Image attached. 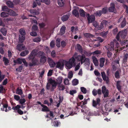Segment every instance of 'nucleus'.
Wrapping results in <instances>:
<instances>
[{
  "label": "nucleus",
  "mask_w": 128,
  "mask_h": 128,
  "mask_svg": "<svg viewBox=\"0 0 128 128\" xmlns=\"http://www.w3.org/2000/svg\"><path fill=\"white\" fill-rule=\"evenodd\" d=\"M38 52V50L36 49H34L31 52L30 55L28 56V59L30 60H31L32 59H34L35 56H36L38 54L41 56H44V53L43 52Z\"/></svg>",
  "instance_id": "1"
},
{
  "label": "nucleus",
  "mask_w": 128,
  "mask_h": 128,
  "mask_svg": "<svg viewBox=\"0 0 128 128\" xmlns=\"http://www.w3.org/2000/svg\"><path fill=\"white\" fill-rule=\"evenodd\" d=\"M75 59L72 57L68 61H66L65 65L66 68L67 69H70L73 66V65L74 64Z\"/></svg>",
  "instance_id": "2"
},
{
  "label": "nucleus",
  "mask_w": 128,
  "mask_h": 128,
  "mask_svg": "<svg viewBox=\"0 0 128 128\" xmlns=\"http://www.w3.org/2000/svg\"><path fill=\"white\" fill-rule=\"evenodd\" d=\"M20 35H19V41L20 42H22L25 40V35L26 34V32L24 29L21 28L19 30Z\"/></svg>",
  "instance_id": "3"
},
{
  "label": "nucleus",
  "mask_w": 128,
  "mask_h": 128,
  "mask_svg": "<svg viewBox=\"0 0 128 128\" xmlns=\"http://www.w3.org/2000/svg\"><path fill=\"white\" fill-rule=\"evenodd\" d=\"M77 53H75L74 56L78 61L80 62L82 64L84 63L83 60L85 58L86 56L84 54L82 55H77Z\"/></svg>",
  "instance_id": "4"
},
{
  "label": "nucleus",
  "mask_w": 128,
  "mask_h": 128,
  "mask_svg": "<svg viewBox=\"0 0 128 128\" xmlns=\"http://www.w3.org/2000/svg\"><path fill=\"white\" fill-rule=\"evenodd\" d=\"M127 30L126 29H125L123 30L120 32L116 36V38L118 40H119L120 36L122 38H125L126 35Z\"/></svg>",
  "instance_id": "5"
},
{
  "label": "nucleus",
  "mask_w": 128,
  "mask_h": 128,
  "mask_svg": "<svg viewBox=\"0 0 128 128\" xmlns=\"http://www.w3.org/2000/svg\"><path fill=\"white\" fill-rule=\"evenodd\" d=\"M102 92L104 94V98H106L108 96L109 91L106 88L105 86L102 87Z\"/></svg>",
  "instance_id": "6"
},
{
  "label": "nucleus",
  "mask_w": 128,
  "mask_h": 128,
  "mask_svg": "<svg viewBox=\"0 0 128 128\" xmlns=\"http://www.w3.org/2000/svg\"><path fill=\"white\" fill-rule=\"evenodd\" d=\"M86 16L88 21L89 24L90 23L92 22L95 20V16L94 15H91L90 16L89 14H86Z\"/></svg>",
  "instance_id": "7"
},
{
  "label": "nucleus",
  "mask_w": 128,
  "mask_h": 128,
  "mask_svg": "<svg viewBox=\"0 0 128 128\" xmlns=\"http://www.w3.org/2000/svg\"><path fill=\"white\" fill-rule=\"evenodd\" d=\"M107 22L106 20H103L101 23L100 25L97 27V29L100 30L106 27L107 24Z\"/></svg>",
  "instance_id": "8"
},
{
  "label": "nucleus",
  "mask_w": 128,
  "mask_h": 128,
  "mask_svg": "<svg viewBox=\"0 0 128 128\" xmlns=\"http://www.w3.org/2000/svg\"><path fill=\"white\" fill-rule=\"evenodd\" d=\"M106 48L108 50L113 51L115 50L114 44L113 42H111L110 44L106 46Z\"/></svg>",
  "instance_id": "9"
},
{
  "label": "nucleus",
  "mask_w": 128,
  "mask_h": 128,
  "mask_svg": "<svg viewBox=\"0 0 128 128\" xmlns=\"http://www.w3.org/2000/svg\"><path fill=\"white\" fill-rule=\"evenodd\" d=\"M122 21L121 24V27L122 28L124 27L126 25V22L124 18H121L119 19L118 21V22Z\"/></svg>",
  "instance_id": "10"
},
{
  "label": "nucleus",
  "mask_w": 128,
  "mask_h": 128,
  "mask_svg": "<svg viewBox=\"0 0 128 128\" xmlns=\"http://www.w3.org/2000/svg\"><path fill=\"white\" fill-rule=\"evenodd\" d=\"M48 62L51 67L54 68L56 66V63H55L51 58H48Z\"/></svg>",
  "instance_id": "11"
},
{
  "label": "nucleus",
  "mask_w": 128,
  "mask_h": 128,
  "mask_svg": "<svg viewBox=\"0 0 128 128\" xmlns=\"http://www.w3.org/2000/svg\"><path fill=\"white\" fill-rule=\"evenodd\" d=\"M64 66V64L62 62H58L56 63V67L60 69H62Z\"/></svg>",
  "instance_id": "12"
},
{
  "label": "nucleus",
  "mask_w": 128,
  "mask_h": 128,
  "mask_svg": "<svg viewBox=\"0 0 128 128\" xmlns=\"http://www.w3.org/2000/svg\"><path fill=\"white\" fill-rule=\"evenodd\" d=\"M51 83L52 85V87L50 89L51 91H53L56 88L57 84V83L54 80H52L51 82Z\"/></svg>",
  "instance_id": "13"
},
{
  "label": "nucleus",
  "mask_w": 128,
  "mask_h": 128,
  "mask_svg": "<svg viewBox=\"0 0 128 128\" xmlns=\"http://www.w3.org/2000/svg\"><path fill=\"white\" fill-rule=\"evenodd\" d=\"M100 102V99L99 98L96 99V100H92V106H93L96 107L99 104Z\"/></svg>",
  "instance_id": "14"
},
{
  "label": "nucleus",
  "mask_w": 128,
  "mask_h": 128,
  "mask_svg": "<svg viewBox=\"0 0 128 128\" xmlns=\"http://www.w3.org/2000/svg\"><path fill=\"white\" fill-rule=\"evenodd\" d=\"M4 102H6V100L4 99L2 100V101L1 104L3 105V108H1V110L2 111L4 110V108H7L8 107V104L6 103L5 104H4Z\"/></svg>",
  "instance_id": "15"
},
{
  "label": "nucleus",
  "mask_w": 128,
  "mask_h": 128,
  "mask_svg": "<svg viewBox=\"0 0 128 128\" xmlns=\"http://www.w3.org/2000/svg\"><path fill=\"white\" fill-rule=\"evenodd\" d=\"M108 10L109 12H113L115 11L114 5V3H112L110 4V7L109 8Z\"/></svg>",
  "instance_id": "16"
},
{
  "label": "nucleus",
  "mask_w": 128,
  "mask_h": 128,
  "mask_svg": "<svg viewBox=\"0 0 128 128\" xmlns=\"http://www.w3.org/2000/svg\"><path fill=\"white\" fill-rule=\"evenodd\" d=\"M102 76V78L104 80L108 82V78L106 76L105 73L104 72H102L101 73Z\"/></svg>",
  "instance_id": "17"
},
{
  "label": "nucleus",
  "mask_w": 128,
  "mask_h": 128,
  "mask_svg": "<svg viewBox=\"0 0 128 128\" xmlns=\"http://www.w3.org/2000/svg\"><path fill=\"white\" fill-rule=\"evenodd\" d=\"M25 46H23L22 44H18L16 46V48L20 51L24 50Z\"/></svg>",
  "instance_id": "18"
},
{
  "label": "nucleus",
  "mask_w": 128,
  "mask_h": 128,
  "mask_svg": "<svg viewBox=\"0 0 128 128\" xmlns=\"http://www.w3.org/2000/svg\"><path fill=\"white\" fill-rule=\"evenodd\" d=\"M8 12L9 13V14H8L9 15H10L11 16H16L18 15V14H17L16 13L10 9L9 10Z\"/></svg>",
  "instance_id": "19"
},
{
  "label": "nucleus",
  "mask_w": 128,
  "mask_h": 128,
  "mask_svg": "<svg viewBox=\"0 0 128 128\" xmlns=\"http://www.w3.org/2000/svg\"><path fill=\"white\" fill-rule=\"evenodd\" d=\"M79 12L80 16L82 17H85V16H86V14H87L86 13L83 9H80Z\"/></svg>",
  "instance_id": "20"
},
{
  "label": "nucleus",
  "mask_w": 128,
  "mask_h": 128,
  "mask_svg": "<svg viewBox=\"0 0 128 128\" xmlns=\"http://www.w3.org/2000/svg\"><path fill=\"white\" fill-rule=\"evenodd\" d=\"M105 61V58H102L100 59V66L102 68V67L104 65V64Z\"/></svg>",
  "instance_id": "21"
},
{
  "label": "nucleus",
  "mask_w": 128,
  "mask_h": 128,
  "mask_svg": "<svg viewBox=\"0 0 128 128\" xmlns=\"http://www.w3.org/2000/svg\"><path fill=\"white\" fill-rule=\"evenodd\" d=\"M92 59L93 62L96 66H98V62L97 58L94 56L92 57Z\"/></svg>",
  "instance_id": "22"
},
{
  "label": "nucleus",
  "mask_w": 128,
  "mask_h": 128,
  "mask_svg": "<svg viewBox=\"0 0 128 128\" xmlns=\"http://www.w3.org/2000/svg\"><path fill=\"white\" fill-rule=\"evenodd\" d=\"M42 111L43 112H48L50 110L47 106L44 105H42Z\"/></svg>",
  "instance_id": "23"
},
{
  "label": "nucleus",
  "mask_w": 128,
  "mask_h": 128,
  "mask_svg": "<svg viewBox=\"0 0 128 128\" xmlns=\"http://www.w3.org/2000/svg\"><path fill=\"white\" fill-rule=\"evenodd\" d=\"M58 89L60 90H63L65 89V86L62 84H58Z\"/></svg>",
  "instance_id": "24"
},
{
  "label": "nucleus",
  "mask_w": 128,
  "mask_h": 128,
  "mask_svg": "<svg viewBox=\"0 0 128 128\" xmlns=\"http://www.w3.org/2000/svg\"><path fill=\"white\" fill-rule=\"evenodd\" d=\"M63 78L62 77L60 76L56 80V82L58 84H61L62 83Z\"/></svg>",
  "instance_id": "25"
},
{
  "label": "nucleus",
  "mask_w": 128,
  "mask_h": 128,
  "mask_svg": "<svg viewBox=\"0 0 128 128\" xmlns=\"http://www.w3.org/2000/svg\"><path fill=\"white\" fill-rule=\"evenodd\" d=\"M84 63L85 62V64L88 66H89L90 63V59L88 58H84V60H83Z\"/></svg>",
  "instance_id": "26"
},
{
  "label": "nucleus",
  "mask_w": 128,
  "mask_h": 128,
  "mask_svg": "<svg viewBox=\"0 0 128 128\" xmlns=\"http://www.w3.org/2000/svg\"><path fill=\"white\" fill-rule=\"evenodd\" d=\"M58 5L60 7L63 6L64 4V1L63 0H58Z\"/></svg>",
  "instance_id": "27"
},
{
  "label": "nucleus",
  "mask_w": 128,
  "mask_h": 128,
  "mask_svg": "<svg viewBox=\"0 0 128 128\" xmlns=\"http://www.w3.org/2000/svg\"><path fill=\"white\" fill-rule=\"evenodd\" d=\"M66 29V27L63 26L61 27L60 29V33L61 35H62L64 34L65 33V30Z\"/></svg>",
  "instance_id": "28"
},
{
  "label": "nucleus",
  "mask_w": 128,
  "mask_h": 128,
  "mask_svg": "<svg viewBox=\"0 0 128 128\" xmlns=\"http://www.w3.org/2000/svg\"><path fill=\"white\" fill-rule=\"evenodd\" d=\"M76 48L80 53H82V47L79 44H77Z\"/></svg>",
  "instance_id": "29"
},
{
  "label": "nucleus",
  "mask_w": 128,
  "mask_h": 128,
  "mask_svg": "<svg viewBox=\"0 0 128 128\" xmlns=\"http://www.w3.org/2000/svg\"><path fill=\"white\" fill-rule=\"evenodd\" d=\"M6 4L10 8H12L14 6L13 3L10 1H7L6 2Z\"/></svg>",
  "instance_id": "30"
},
{
  "label": "nucleus",
  "mask_w": 128,
  "mask_h": 128,
  "mask_svg": "<svg viewBox=\"0 0 128 128\" xmlns=\"http://www.w3.org/2000/svg\"><path fill=\"white\" fill-rule=\"evenodd\" d=\"M21 107V106L20 105H18L15 106L13 107L12 108V109L16 112V111H17V112L18 110H19Z\"/></svg>",
  "instance_id": "31"
},
{
  "label": "nucleus",
  "mask_w": 128,
  "mask_h": 128,
  "mask_svg": "<svg viewBox=\"0 0 128 128\" xmlns=\"http://www.w3.org/2000/svg\"><path fill=\"white\" fill-rule=\"evenodd\" d=\"M30 12L32 14L34 15H38L39 13L38 11L36 10H30Z\"/></svg>",
  "instance_id": "32"
},
{
  "label": "nucleus",
  "mask_w": 128,
  "mask_h": 128,
  "mask_svg": "<svg viewBox=\"0 0 128 128\" xmlns=\"http://www.w3.org/2000/svg\"><path fill=\"white\" fill-rule=\"evenodd\" d=\"M1 16L3 18L7 17L9 16V14L5 12H2L0 14Z\"/></svg>",
  "instance_id": "33"
},
{
  "label": "nucleus",
  "mask_w": 128,
  "mask_h": 128,
  "mask_svg": "<svg viewBox=\"0 0 128 128\" xmlns=\"http://www.w3.org/2000/svg\"><path fill=\"white\" fill-rule=\"evenodd\" d=\"M72 14L76 17H78L79 16V14L78 11L76 10H74L72 11Z\"/></svg>",
  "instance_id": "34"
},
{
  "label": "nucleus",
  "mask_w": 128,
  "mask_h": 128,
  "mask_svg": "<svg viewBox=\"0 0 128 128\" xmlns=\"http://www.w3.org/2000/svg\"><path fill=\"white\" fill-rule=\"evenodd\" d=\"M29 53V51L28 50H26L21 52L20 54V55L22 56H26Z\"/></svg>",
  "instance_id": "35"
},
{
  "label": "nucleus",
  "mask_w": 128,
  "mask_h": 128,
  "mask_svg": "<svg viewBox=\"0 0 128 128\" xmlns=\"http://www.w3.org/2000/svg\"><path fill=\"white\" fill-rule=\"evenodd\" d=\"M68 18L69 16H68L65 15L62 17L61 18V20L63 21L64 22L68 20Z\"/></svg>",
  "instance_id": "36"
},
{
  "label": "nucleus",
  "mask_w": 128,
  "mask_h": 128,
  "mask_svg": "<svg viewBox=\"0 0 128 128\" xmlns=\"http://www.w3.org/2000/svg\"><path fill=\"white\" fill-rule=\"evenodd\" d=\"M78 80L76 79H74L72 81V84L73 86H76L78 84Z\"/></svg>",
  "instance_id": "37"
},
{
  "label": "nucleus",
  "mask_w": 128,
  "mask_h": 128,
  "mask_svg": "<svg viewBox=\"0 0 128 128\" xmlns=\"http://www.w3.org/2000/svg\"><path fill=\"white\" fill-rule=\"evenodd\" d=\"M0 30L2 33L5 36L6 35L7 32L5 28H3L1 29Z\"/></svg>",
  "instance_id": "38"
},
{
  "label": "nucleus",
  "mask_w": 128,
  "mask_h": 128,
  "mask_svg": "<svg viewBox=\"0 0 128 128\" xmlns=\"http://www.w3.org/2000/svg\"><path fill=\"white\" fill-rule=\"evenodd\" d=\"M3 61L4 62V64L6 65H7L9 62V60L5 57H3Z\"/></svg>",
  "instance_id": "39"
},
{
  "label": "nucleus",
  "mask_w": 128,
  "mask_h": 128,
  "mask_svg": "<svg viewBox=\"0 0 128 128\" xmlns=\"http://www.w3.org/2000/svg\"><path fill=\"white\" fill-rule=\"evenodd\" d=\"M16 93L17 94L20 95H21L23 94L22 91V89H19L18 88H17Z\"/></svg>",
  "instance_id": "40"
},
{
  "label": "nucleus",
  "mask_w": 128,
  "mask_h": 128,
  "mask_svg": "<svg viewBox=\"0 0 128 128\" xmlns=\"http://www.w3.org/2000/svg\"><path fill=\"white\" fill-rule=\"evenodd\" d=\"M22 59L20 58H18L16 60H14V62L15 63H18L20 64H21L22 62Z\"/></svg>",
  "instance_id": "41"
},
{
  "label": "nucleus",
  "mask_w": 128,
  "mask_h": 128,
  "mask_svg": "<svg viewBox=\"0 0 128 128\" xmlns=\"http://www.w3.org/2000/svg\"><path fill=\"white\" fill-rule=\"evenodd\" d=\"M46 60V58L45 56H42L41 57L40 61L42 63H44Z\"/></svg>",
  "instance_id": "42"
},
{
  "label": "nucleus",
  "mask_w": 128,
  "mask_h": 128,
  "mask_svg": "<svg viewBox=\"0 0 128 128\" xmlns=\"http://www.w3.org/2000/svg\"><path fill=\"white\" fill-rule=\"evenodd\" d=\"M81 92L84 94H86L87 92V90L86 88L84 87H81L80 88Z\"/></svg>",
  "instance_id": "43"
},
{
  "label": "nucleus",
  "mask_w": 128,
  "mask_h": 128,
  "mask_svg": "<svg viewBox=\"0 0 128 128\" xmlns=\"http://www.w3.org/2000/svg\"><path fill=\"white\" fill-rule=\"evenodd\" d=\"M2 10L4 11L7 12L9 11L10 9H8L6 6H4L2 7Z\"/></svg>",
  "instance_id": "44"
},
{
  "label": "nucleus",
  "mask_w": 128,
  "mask_h": 128,
  "mask_svg": "<svg viewBox=\"0 0 128 128\" xmlns=\"http://www.w3.org/2000/svg\"><path fill=\"white\" fill-rule=\"evenodd\" d=\"M56 43V46L58 48L60 47V40L59 38H57V39Z\"/></svg>",
  "instance_id": "45"
},
{
  "label": "nucleus",
  "mask_w": 128,
  "mask_h": 128,
  "mask_svg": "<svg viewBox=\"0 0 128 128\" xmlns=\"http://www.w3.org/2000/svg\"><path fill=\"white\" fill-rule=\"evenodd\" d=\"M128 57V54L126 53L124 55L123 59V62H126Z\"/></svg>",
  "instance_id": "46"
},
{
  "label": "nucleus",
  "mask_w": 128,
  "mask_h": 128,
  "mask_svg": "<svg viewBox=\"0 0 128 128\" xmlns=\"http://www.w3.org/2000/svg\"><path fill=\"white\" fill-rule=\"evenodd\" d=\"M84 35L86 37H93L94 36L93 35L90 34L89 33H86L84 34Z\"/></svg>",
  "instance_id": "47"
},
{
  "label": "nucleus",
  "mask_w": 128,
  "mask_h": 128,
  "mask_svg": "<svg viewBox=\"0 0 128 128\" xmlns=\"http://www.w3.org/2000/svg\"><path fill=\"white\" fill-rule=\"evenodd\" d=\"M73 75V73L72 71L69 72L68 75V78L69 79L71 78Z\"/></svg>",
  "instance_id": "48"
},
{
  "label": "nucleus",
  "mask_w": 128,
  "mask_h": 128,
  "mask_svg": "<svg viewBox=\"0 0 128 128\" xmlns=\"http://www.w3.org/2000/svg\"><path fill=\"white\" fill-rule=\"evenodd\" d=\"M41 2L44 3L48 5L50 4V0H40Z\"/></svg>",
  "instance_id": "49"
},
{
  "label": "nucleus",
  "mask_w": 128,
  "mask_h": 128,
  "mask_svg": "<svg viewBox=\"0 0 128 128\" xmlns=\"http://www.w3.org/2000/svg\"><path fill=\"white\" fill-rule=\"evenodd\" d=\"M34 59H32V62L30 63L29 64V65L30 66H35L36 64V62L34 61Z\"/></svg>",
  "instance_id": "50"
},
{
  "label": "nucleus",
  "mask_w": 128,
  "mask_h": 128,
  "mask_svg": "<svg viewBox=\"0 0 128 128\" xmlns=\"http://www.w3.org/2000/svg\"><path fill=\"white\" fill-rule=\"evenodd\" d=\"M102 14L101 10L98 11L94 13L95 14L96 16H100Z\"/></svg>",
  "instance_id": "51"
},
{
  "label": "nucleus",
  "mask_w": 128,
  "mask_h": 128,
  "mask_svg": "<svg viewBox=\"0 0 128 128\" xmlns=\"http://www.w3.org/2000/svg\"><path fill=\"white\" fill-rule=\"evenodd\" d=\"M120 81H118L116 82V86L117 89L120 90L121 89V86L120 85Z\"/></svg>",
  "instance_id": "52"
},
{
  "label": "nucleus",
  "mask_w": 128,
  "mask_h": 128,
  "mask_svg": "<svg viewBox=\"0 0 128 128\" xmlns=\"http://www.w3.org/2000/svg\"><path fill=\"white\" fill-rule=\"evenodd\" d=\"M40 38L36 37L33 39V40L34 42H39L40 41Z\"/></svg>",
  "instance_id": "53"
},
{
  "label": "nucleus",
  "mask_w": 128,
  "mask_h": 128,
  "mask_svg": "<svg viewBox=\"0 0 128 128\" xmlns=\"http://www.w3.org/2000/svg\"><path fill=\"white\" fill-rule=\"evenodd\" d=\"M97 40H99L100 42H103L104 40L100 37H97L96 38V40H94L93 41H95Z\"/></svg>",
  "instance_id": "54"
},
{
  "label": "nucleus",
  "mask_w": 128,
  "mask_h": 128,
  "mask_svg": "<svg viewBox=\"0 0 128 128\" xmlns=\"http://www.w3.org/2000/svg\"><path fill=\"white\" fill-rule=\"evenodd\" d=\"M120 43L122 46L123 45H126V46L127 47V45L126 44H128V41L124 40L123 41L121 42Z\"/></svg>",
  "instance_id": "55"
},
{
  "label": "nucleus",
  "mask_w": 128,
  "mask_h": 128,
  "mask_svg": "<svg viewBox=\"0 0 128 128\" xmlns=\"http://www.w3.org/2000/svg\"><path fill=\"white\" fill-rule=\"evenodd\" d=\"M93 25L96 28H97L98 25V23L96 21H94L92 23Z\"/></svg>",
  "instance_id": "56"
},
{
  "label": "nucleus",
  "mask_w": 128,
  "mask_h": 128,
  "mask_svg": "<svg viewBox=\"0 0 128 128\" xmlns=\"http://www.w3.org/2000/svg\"><path fill=\"white\" fill-rule=\"evenodd\" d=\"M108 33V31L105 32H102L101 33V36L104 37H105Z\"/></svg>",
  "instance_id": "57"
},
{
  "label": "nucleus",
  "mask_w": 128,
  "mask_h": 128,
  "mask_svg": "<svg viewBox=\"0 0 128 128\" xmlns=\"http://www.w3.org/2000/svg\"><path fill=\"white\" fill-rule=\"evenodd\" d=\"M26 100L25 98H23L20 99V100L19 102L21 104H22L25 102Z\"/></svg>",
  "instance_id": "58"
},
{
  "label": "nucleus",
  "mask_w": 128,
  "mask_h": 128,
  "mask_svg": "<svg viewBox=\"0 0 128 128\" xmlns=\"http://www.w3.org/2000/svg\"><path fill=\"white\" fill-rule=\"evenodd\" d=\"M39 26L40 28H44L46 26L45 24L44 23H42L39 24Z\"/></svg>",
  "instance_id": "59"
},
{
  "label": "nucleus",
  "mask_w": 128,
  "mask_h": 128,
  "mask_svg": "<svg viewBox=\"0 0 128 128\" xmlns=\"http://www.w3.org/2000/svg\"><path fill=\"white\" fill-rule=\"evenodd\" d=\"M64 84L65 85H68L69 84V82L67 78H65L64 79Z\"/></svg>",
  "instance_id": "60"
},
{
  "label": "nucleus",
  "mask_w": 128,
  "mask_h": 128,
  "mask_svg": "<svg viewBox=\"0 0 128 128\" xmlns=\"http://www.w3.org/2000/svg\"><path fill=\"white\" fill-rule=\"evenodd\" d=\"M107 9L106 8H103L101 10L102 14H105L107 12Z\"/></svg>",
  "instance_id": "61"
},
{
  "label": "nucleus",
  "mask_w": 128,
  "mask_h": 128,
  "mask_svg": "<svg viewBox=\"0 0 128 128\" xmlns=\"http://www.w3.org/2000/svg\"><path fill=\"white\" fill-rule=\"evenodd\" d=\"M87 103V102L85 99H84L83 101H82L80 102V105H83L86 104Z\"/></svg>",
  "instance_id": "62"
},
{
  "label": "nucleus",
  "mask_w": 128,
  "mask_h": 128,
  "mask_svg": "<svg viewBox=\"0 0 128 128\" xmlns=\"http://www.w3.org/2000/svg\"><path fill=\"white\" fill-rule=\"evenodd\" d=\"M14 99L17 101H18L20 100V97L19 96L17 95H14Z\"/></svg>",
  "instance_id": "63"
},
{
  "label": "nucleus",
  "mask_w": 128,
  "mask_h": 128,
  "mask_svg": "<svg viewBox=\"0 0 128 128\" xmlns=\"http://www.w3.org/2000/svg\"><path fill=\"white\" fill-rule=\"evenodd\" d=\"M92 94L94 96H96L98 94L97 91L95 89L93 90L92 91Z\"/></svg>",
  "instance_id": "64"
}]
</instances>
